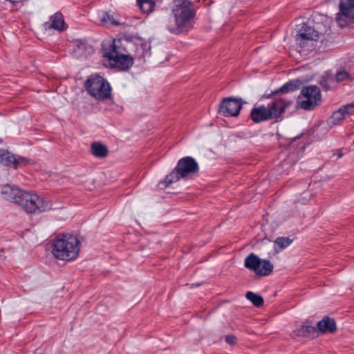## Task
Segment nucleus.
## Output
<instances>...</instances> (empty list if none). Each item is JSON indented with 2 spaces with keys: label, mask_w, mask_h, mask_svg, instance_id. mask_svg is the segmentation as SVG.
I'll return each mask as SVG.
<instances>
[{
  "label": "nucleus",
  "mask_w": 354,
  "mask_h": 354,
  "mask_svg": "<svg viewBox=\"0 0 354 354\" xmlns=\"http://www.w3.org/2000/svg\"><path fill=\"white\" fill-rule=\"evenodd\" d=\"M321 84H322V87H323L324 88H325L326 90H328V89L330 88V87H329V86H328L326 84H324V83H322V82Z\"/></svg>",
  "instance_id": "nucleus-31"
},
{
  "label": "nucleus",
  "mask_w": 354,
  "mask_h": 354,
  "mask_svg": "<svg viewBox=\"0 0 354 354\" xmlns=\"http://www.w3.org/2000/svg\"><path fill=\"white\" fill-rule=\"evenodd\" d=\"M91 151L95 157L98 158H106L109 153L107 147L100 142H93L91 146Z\"/></svg>",
  "instance_id": "nucleus-18"
},
{
  "label": "nucleus",
  "mask_w": 354,
  "mask_h": 354,
  "mask_svg": "<svg viewBox=\"0 0 354 354\" xmlns=\"http://www.w3.org/2000/svg\"><path fill=\"white\" fill-rule=\"evenodd\" d=\"M0 163L11 168L17 169L19 167L26 165L27 160L25 158L21 156L17 158L9 151L0 149Z\"/></svg>",
  "instance_id": "nucleus-12"
},
{
  "label": "nucleus",
  "mask_w": 354,
  "mask_h": 354,
  "mask_svg": "<svg viewBox=\"0 0 354 354\" xmlns=\"http://www.w3.org/2000/svg\"><path fill=\"white\" fill-rule=\"evenodd\" d=\"M244 266L246 268L254 271L257 276H267L273 270V265L269 260H261L254 253L247 256L244 261Z\"/></svg>",
  "instance_id": "nucleus-7"
},
{
  "label": "nucleus",
  "mask_w": 354,
  "mask_h": 354,
  "mask_svg": "<svg viewBox=\"0 0 354 354\" xmlns=\"http://www.w3.org/2000/svg\"><path fill=\"white\" fill-rule=\"evenodd\" d=\"M80 242L71 234H62L55 239L52 245V253L60 260H74L78 256Z\"/></svg>",
  "instance_id": "nucleus-4"
},
{
  "label": "nucleus",
  "mask_w": 354,
  "mask_h": 354,
  "mask_svg": "<svg viewBox=\"0 0 354 354\" xmlns=\"http://www.w3.org/2000/svg\"><path fill=\"white\" fill-rule=\"evenodd\" d=\"M84 87L87 92L97 100H104L111 97L109 83L98 75H91L85 82Z\"/></svg>",
  "instance_id": "nucleus-5"
},
{
  "label": "nucleus",
  "mask_w": 354,
  "mask_h": 354,
  "mask_svg": "<svg viewBox=\"0 0 354 354\" xmlns=\"http://www.w3.org/2000/svg\"><path fill=\"white\" fill-rule=\"evenodd\" d=\"M291 100L274 98L267 106L261 105L254 107L250 112V118L254 123H259L270 120L277 121L281 119L286 109L292 104Z\"/></svg>",
  "instance_id": "nucleus-3"
},
{
  "label": "nucleus",
  "mask_w": 354,
  "mask_h": 354,
  "mask_svg": "<svg viewBox=\"0 0 354 354\" xmlns=\"http://www.w3.org/2000/svg\"><path fill=\"white\" fill-rule=\"evenodd\" d=\"M25 192V191L19 189L17 187L10 184L3 185L1 191L2 196L6 200L18 205H19L22 196Z\"/></svg>",
  "instance_id": "nucleus-13"
},
{
  "label": "nucleus",
  "mask_w": 354,
  "mask_h": 354,
  "mask_svg": "<svg viewBox=\"0 0 354 354\" xmlns=\"http://www.w3.org/2000/svg\"><path fill=\"white\" fill-rule=\"evenodd\" d=\"M292 242V240L289 237H278L274 241V244L279 250H283L289 246Z\"/></svg>",
  "instance_id": "nucleus-25"
},
{
  "label": "nucleus",
  "mask_w": 354,
  "mask_h": 354,
  "mask_svg": "<svg viewBox=\"0 0 354 354\" xmlns=\"http://www.w3.org/2000/svg\"><path fill=\"white\" fill-rule=\"evenodd\" d=\"M158 0H137L140 10L145 13L151 12L154 10Z\"/></svg>",
  "instance_id": "nucleus-21"
},
{
  "label": "nucleus",
  "mask_w": 354,
  "mask_h": 354,
  "mask_svg": "<svg viewBox=\"0 0 354 354\" xmlns=\"http://www.w3.org/2000/svg\"><path fill=\"white\" fill-rule=\"evenodd\" d=\"M292 336L293 337H302L315 338L318 336V332L315 327L308 325L306 322L299 328L294 330Z\"/></svg>",
  "instance_id": "nucleus-14"
},
{
  "label": "nucleus",
  "mask_w": 354,
  "mask_h": 354,
  "mask_svg": "<svg viewBox=\"0 0 354 354\" xmlns=\"http://www.w3.org/2000/svg\"><path fill=\"white\" fill-rule=\"evenodd\" d=\"M102 21L105 22V23H109L113 25L119 24L118 22H117L116 21L114 20V19L112 16H111L110 15H109L107 13L103 17Z\"/></svg>",
  "instance_id": "nucleus-26"
},
{
  "label": "nucleus",
  "mask_w": 354,
  "mask_h": 354,
  "mask_svg": "<svg viewBox=\"0 0 354 354\" xmlns=\"http://www.w3.org/2000/svg\"><path fill=\"white\" fill-rule=\"evenodd\" d=\"M246 298L250 300L256 307H261L263 305V297L252 292H248L246 293Z\"/></svg>",
  "instance_id": "nucleus-23"
},
{
  "label": "nucleus",
  "mask_w": 354,
  "mask_h": 354,
  "mask_svg": "<svg viewBox=\"0 0 354 354\" xmlns=\"http://www.w3.org/2000/svg\"><path fill=\"white\" fill-rule=\"evenodd\" d=\"M302 84V82L299 79H295L286 82L283 84L279 90L273 91L271 94H269L266 97H270L271 95L278 93L279 92L282 93H287L292 92L300 88Z\"/></svg>",
  "instance_id": "nucleus-16"
},
{
  "label": "nucleus",
  "mask_w": 354,
  "mask_h": 354,
  "mask_svg": "<svg viewBox=\"0 0 354 354\" xmlns=\"http://www.w3.org/2000/svg\"><path fill=\"white\" fill-rule=\"evenodd\" d=\"M176 167L182 178H184L189 175L196 174L199 171V167L197 162L191 156H185L180 158L178 161Z\"/></svg>",
  "instance_id": "nucleus-10"
},
{
  "label": "nucleus",
  "mask_w": 354,
  "mask_h": 354,
  "mask_svg": "<svg viewBox=\"0 0 354 354\" xmlns=\"http://www.w3.org/2000/svg\"><path fill=\"white\" fill-rule=\"evenodd\" d=\"M296 42L300 47H304L306 46V42L308 41L305 38H301L299 34H297L295 37Z\"/></svg>",
  "instance_id": "nucleus-27"
},
{
  "label": "nucleus",
  "mask_w": 354,
  "mask_h": 354,
  "mask_svg": "<svg viewBox=\"0 0 354 354\" xmlns=\"http://www.w3.org/2000/svg\"><path fill=\"white\" fill-rule=\"evenodd\" d=\"M194 15L192 5L189 1L174 0L171 15L167 24V29L169 32L176 34L187 30Z\"/></svg>",
  "instance_id": "nucleus-2"
},
{
  "label": "nucleus",
  "mask_w": 354,
  "mask_h": 354,
  "mask_svg": "<svg viewBox=\"0 0 354 354\" xmlns=\"http://www.w3.org/2000/svg\"><path fill=\"white\" fill-rule=\"evenodd\" d=\"M335 80L337 82H341L345 80L350 82L353 80V77L346 70H339L335 74Z\"/></svg>",
  "instance_id": "nucleus-24"
},
{
  "label": "nucleus",
  "mask_w": 354,
  "mask_h": 354,
  "mask_svg": "<svg viewBox=\"0 0 354 354\" xmlns=\"http://www.w3.org/2000/svg\"><path fill=\"white\" fill-rule=\"evenodd\" d=\"M28 214H39L51 209L49 201L37 194L26 192L19 205Z\"/></svg>",
  "instance_id": "nucleus-6"
},
{
  "label": "nucleus",
  "mask_w": 354,
  "mask_h": 354,
  "mask_svg": "<svg viewBox=\"0 0 354 354\" xmlns=\"http://www.w3.org/2000/svg\"><path fill=\"white\" fill-rule=\"evenodd\" d=\"M147 43L141 39L126 40L122 47L120 40L104 41L102 43V55L111 66L123 71L128 70L133 64V59L145 57Z\"/></svg>",
  "instance_id": "nucleus-1"
},
{
  "label": "nucleus",
  "mask_w": 354,
  "mask_h": 354,
  "mask_svg": "<svg viewBox=\"0 0 354 354\" xmlns=\"http://www.w3.org/2000/svg\"><path fill=\"white\" fill-rule=\"evenodd\" d=\"M339 8L336 22L339 27L344 28L348 21H354V0H340Z\"/></svg>",
  "instance_id": "nucleus-9"
},
{
  "label": "nucleus",
  "mask_w": 354,
  "mask_h": 354,
  "mask_svg": "<svg viewBox=\"0 0 354 354\" xmlns=\"http://www.w3.org/2000/svg\"><path fill=\"white\" fill-rule=\"evenodd\" d=\"M352 106H354V104H346L341 106L330 117L328 121V124L331 126H335L343 121L345 118V112L348 111L346 109Z\"/></svg>",
  "instance_id": "nucleus-17"
},
{
  "label": "nucleus",
  "mask_w": 354,
  "mask_h": 354,
  "mask_svg": "<svg viewBox=\"0 0 354 354\" xmlns=\"http://www.w3.org/2000/svg\"><path fill=\"white\" fill-rule=\"evenodd\" d=\"M51 24L49 25V28H53L59 31H62L65 29V22L63 15L60 12H56L51 16Z\"/></svg>",
  "instance_id": "nucleus-20"
},
{
  "label": "nucleus",
  "mask_w": 354,
  "mask_h": 354,
  "mask_svg": "<svg viewBox=\"0 0 354 354\" xmlns=\"http://www.w3.org/2000/svg\"><path fill=\"white\" fill-rule=\"evenodd\" d=\"M236 337L234 335H227L225 337V342L230 344L233 345L236 343Z\"/></svg>",
  "instance_id": "nucleus-28"
},
{
  "label": "nucleus",
  "mask_w": 354,
  "mask_h": 354,
  "mask_svg": "<svg viewBox=\"0 0 354 354\" xmlns=\"http://www.w3.org/2000/svg\"><path fill=\"white\" fill-rule=\"evenodd\" d=\"M298 34L301 35V38H305L307 40H317L319 38L318 32L313 28L303 24L301 28L298 32Z\"/></svg>",
  "instance_id": "nucleus-19"
},
{
  "label": "nucleus",
  "mask_w": 354,
  "mask_h": 354,
  "mask_svg": "<svg viewBox=\"0 0 354 354\" xmlns=\"http://www.w3.org/2000/svg\"><path fill=\"white\" fill-rule=\"evenodd\" d=\"M242 108L241 99L228 97L224 99L219 109V113L225 116H237Z\"/></svg>",
  "instance_id": "nucleus-11"
},
{
  "label": "nucleus",
  "mask_w": 354,
  "mask_h": 354,
  "mask_svg": "<svg viewBox=\"0 0 354 354\" xmlns=\"http://www.w3.org/2000/svg\"><path fill=\"white\" fill-rule=\"evenodd\" d=\"M338 157H339V158L342 157V153H338Z\"/></svg>",
  "instance_id": "nucleus-32"
},
{
  "label": "nucleus",
  "mask_w": 354,
  "mask_h": 354,
  "mask_svg": "<svg viewBox=\"0 0 354 354\" xmlns=\"http://www.w3.org/2000/svg\"><path fill=\"white\" fill-rule=\"evenodd\" d=\"M86 48L85 45L83 44H81L80 45H77V51H82L83 49Z\"/></svg>",
  "instance_id": "nucleus-30"
},
{
  "label": "nucleus",
  "mask_w": 354,
  "mask_h": 354,
  "mask_svg": "<svg viewBox=\"0 0 354 354\" xmlns=\"http://www.w3.org/2000/svg\"><path fill=\"white\" fill-rule=\"evenodd\" d=\"M348 104H354V101L351 103H349ZM346 110L348 111L347 112H345V115H350V114H352L354 111V106H349L346 109Z\"/></svg>",
  "instance_id": "nucleus-29"
},
{
  "label": "nucleus",
  "mask_w": 354,
  "mask_h": 354,
  "mask_svg": "<svg viewBox=\"0 0 354 354\" xmlns=\"http://www.w3.org/2000/svg\"><path fill=\"white\" fill-rule=\"evenodd\" d=\"M180 178H182L180 177V174L176 170V167H175L171 173L166 176L165 178L162 181V183H164L165 186L167 187L169 185L178 181Z\"/></svg>",
  "instance_id": "nucleus-22"
},
{
  "label": "nucleus",
  "mask_w": 354,
  "mask_h": 354,
  "mask_svg": "<svg viewBox=\"0 0 354 354\" xmlns=\"http://www.w3.org/2000/svg\"><path fill=\"white\" fill-rule=\"evenodd\" d=\"M301 94L306 100L301 102V107L305 110L314 109L321 102L320 89L316 85L303 88Z\"/></svg>",
  "instance_id": "nucleus-8"
},
{
  "label": "nucleus",
  "mask_w": 354,
  "mask_h": 354,
  "mask_svg": "<svg viewBox=\"0 0 354 354\" xmlns=\"http://www.w3.org/2000/svg\"><path fill=\"white\" fill-rule=\"evenodd\" d=\"M336 323L335 320L328 317H325L317 323V332L321 333H333L336 331Z\"/></svg>",
  "instance_id": "nucleus-15"
}]
</instances>
